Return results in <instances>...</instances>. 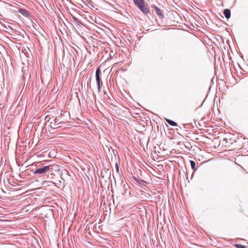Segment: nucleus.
<instances>
[{
    "instance_id": "1a4fd4ad",
    "label": "nucleus",
    "mask_w": 248,
    "mask_h": 248,
    "mask_svg": "<svg viewBox=\"0 0 248 248\" xmlns=\"http://www.w3.org/2000/svg\"><path fill=\"white\" fill-rule=\"evenodd\" d=\"M190 163L191 165V168L194 170L196 166L195 162L192 160L190 161Z\"/></svg>"
},
{
    "instance_id": "6e6552de",
    "label": "nucleus",
    "mask_w": 248,
    "mask_h": 248,
    "mask_svg": "<svg viewBox=\"0 0 248 248\" xmlns=\"http://www.w3.org/2000/svg\"><path fill=\"white\" fill-rule=\"evenodd\" d=\"M165 120L171 126H175L177 125V124L175 122H174L171 120H170L167 118H165Z\"/></svg>"
},
{
    "instance_id": "423d86ee",
    "label": "nucleus",
    "mask_w": 248,
    "mask_h": 248,
    "mask_svg": "<svg viewBox=\"0 0 248 248\" xmlns=\"http://www.w3.org/2000/svg\"><path fill=\"white\" fill-rule=\"evenodd\" d=\"M133 1L138 8L144 4L143 0H133Z\"/></svg>"
},
{
    "instance_id": "f257e3e1",
    "label": "nucleus",
    "mask_w": 248,
    "mask_h": 248,
    "mask_svg": "<svg viewBox=\"0 0 248 248\" xmlns=\"http://www.w3.org/2000/svg\"><path fill=\"white\" fill-rule=\"evenodd\" d=\"M50 169V166H44L42 168H40L37 169L34 172L35 173L37 174H43L46 173L47 172H48L49 170Z\"/></svg>"
},
{
    "instance_id": "f03ea898",
    "label": "nucleus",
    "mask_w": 248,
    "mask_h": 248,
    "mask_svg": "<svg viewBox=\"0 0 248 248\" xmlns=\"http://www.w3.org/2000/svg\"><path fill=\"white\" fill-rule=\"evenodd\" d=\"M100 71L99 68H98L95 73V78L97 82V85L98 86V90L99 92H100L101 91V81H100Z\"/></svg>"
},
{
    "instance_id": "0eeeda50",
    "label": "nucleus",
    "mask_w": 248,
    "mask_h": 248,
    "mask_svg": "<svg viewBox=\"0 0 248 248\" xmlns=\"http://www.w3.org/2000/svg\"><path fill=\"white\" fill-rule=\"evenodd\" d=\"M223 14L227 18H229L231 16V11L229 9H225L224 10Z\"/></svg>"
},
{
    "instance_id": "7ed1b4c3",
    "label": "nucleus",
    "mask_w": 248,
    "mask_h": 248,
    "mask_svg": "<svg viewBox=\"0 0 248 248\" xmlns=\"http://www.w3.org/2000/svg\"><path fill=\"white\" fill-rule=\"evenodd\" d=\"M57 119H51L50 120V126L53 129L56 128L57 127H60L59 123L57 124Z\"/></svg>"
},
{
    "instance_id": "9d476101",
    "label": "nucleus",
    "mask_w": 248,
    "mask_h": 248,
    "mask_svg": "<svg viewBox=\"0 0 248 248\" xmlns=\"http://www.w3.org/2000/svg\"><path fill=\"white\" fill-rule=\"evenodd\" d=\"M116 169H117V170L118 171L119 169H118V166L117 164L116 165Z\"/></svg>"
},
{
    "instance_id": "20e7f679",
    "label": "nucleus",
    "mask_w": 248,
    "mask_h": 248,
    "mask_svg": "<svg viewBox=\"0 0 248 248\" xmlns=\"http://www.w3.org/2000/svg\"><path fill=\"white\" fill-rule=\"evenodd\" d=\"M152 7L154 8L155 11L157 15L162 17L163 16L161 10L159 8L155 5H153Z\"/></svg>"
},
{
    "instance_id": "39448f33",
    "label": "nucleus",
    "mask_w": 248,
    "mask_h": 248,
    "mask_svg": "<svg viewBox=\"0 0 248 248\" xmlns=\"http://www.w3.org/2000/svg\"><path fill=\"white\" fill-rule=\"evenodd\" d=\"M139 8L145 14L149 13V10L144 4L139 7Z\"/></svg>"
}]
</instances>
